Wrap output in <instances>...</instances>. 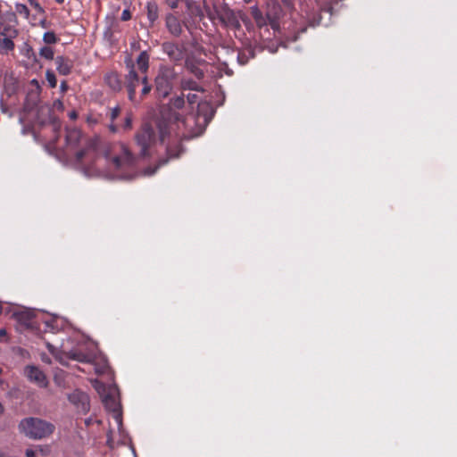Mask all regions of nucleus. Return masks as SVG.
<instances>
[{
	"label": "nucleus",
	"instance_id": "13",
	"mask_svg": "<svg viewBox=\"0 0 457 457\" xmlns=\"http://www.w3.org/2000/svg\"><path fill=\"white\" fill-rule=\"evenodd\" d=\"M17 31L15 29H6L0 33V52L8 53L14 49V43L12 37H16Z\"/></svg>",
	"mask_w": 457,
	"mask_h": 457
},
{
	"label": "nucleus",
	"instance_id": "23",
	"mask_svg": "<svg viewBox=\"0 0 457 457\" xmlns=\"http://www.w3.org/2000/svg\"><path fill=\"white\" fill-rule=\"evenodd\" d=\"M187 7L190 12V16L193 18H199L202 20L204 17V10L200 5L193 4L192 2H187Z\"/></svg>",
	"mask_w": 457,
	"mask_h": 457
},
{
	"label": "nucleus",
	"instance_id": "33",
	"mask_svg": "<svg viewBox=\"0 0 457 457\" xmlns=\"http://www.w3.org/2000/svg\"><path fill=\"white\" fill-rule=\"evenodd\" d=\"M121 112V109L119 105L111 108L109 112V118L112 122H114V120L120 116Z\"/></svg>",
	"mask_w": 457,
	"mask_h": 457
},
{
	"label": "nucleus",
	"instance_id": "41",
	"mask_svg": "<svg viewBox=\"0 0 457 457\" xmlns=\"http://www.w3.org/2000/svg\"><path fill=\"white\" fill-rule=\"evenodd\" d=\"M108 129H109V131L112 132V133H117L118 130H119V128L116 124H114V122H112L109 124L108 126Z\"/></svg>",
	"mask_w": 457,
	"mask_h": 457
},
{
	"label": "nucleus",
	"instance_id": "1",
	"mask_svg": "<svg viewBox=\"0 0 457 457\" xmlns=\"http://www.w3.org/2000/svg\"><path fill=\"white\" fill-rule=\"evenodd\" d=\"M129 72L125 76L124 87L130 102L136 104L141 102L152 90V85L148 82L147 75L141 76L135 70L132 62L127 63Z\"/></svg>",
	"mask_w": 457,
	"mask_h": 457
},
{
	"label": "nucleus",
	"instance_id": "31",
	"mask_svg": "<svg viewBox=\"0 0 457 457\" xmlns=\"http://www.w3.org/2000/svg\"><path fill=\"white\" fill-rule=\"evenodd\" d=\"M187 68L197 79H202L204 77V71L195 64H187Z\"/></svg>",
	"mask_w": 457,
	"mask_h": 457
},
{
	"label": "nucleus",
	"instance_id": "22",
	"mask_svg": "<svg viewBox=\"0 0 457 457\" xmlns=\"http://www.w3.org/2000/svg\"><path fill=\"white\" fill-rule=\"evenodd\" d=\"M180 87L182 90H193L196 92H203V87L194 80L193 79L183 78L180 81Z\"/></svg>",
	"mask_w": 457,
	"mask_h": 457
},
{
	"label": "nucleus",
	"instance_id": "5",
	"mask_svg": "<svg viewBox=\"0 0 457 457\" xmlns=\"http://www.w3.org/2000/svg\"><path fill=\"white\" fill-rule=\"evenodd\" d=\"M195 117L193 115L182 117L177 112H171L170 120H166L164 118L158 121L159 138L162 143L165 141L172 129L173 126L176 125L179 129L181 128L187 129L190 122L195 123Z\"/></svg>",
	"mask_w": 457,
	"mask_h": 457
},
{
	"label": "nucleus",
	"instance_id": "21",
	"mask_svg": "<svg viewBox=\"0 0 457 457\" xmlns=\"http://www.w3.org/2000/svg\"><path fill=\"white\" fill-rule=\"evenodd\" d=\"M81 138V131L78 129H67L65 140L67 145L75 146Z\"/></svg>",
	"mask_w": 457,
	"mask_h": 457
},
{
	"label": "nucleus",
	"instance_id": "9",
	"mask_svg": "<svg viewBox=\"0 0 457 457\" xmlns=\"http://www.w3.org/2000/svg\"><path fill=\"white\" fill-rule=\"evenodd\" d=\"M183 25L187 28L186 22L181 21L177 15L169 12L165 15V26L170 35L175 37L181 36L183 32Z\"/></svg>",
	"mask_w": 457,
	"mask_h": 457
},
{
	"label": "nucleus",
	"instance_id": "49",
	"mask_svg": "<svg viewBox=\"0 0 457 457\" xmlns=\"http://www.w3.org/2000/svg\"><path fill=\"white\" fill-rule=\"evenodd\" d=\"M46 326L47 328H50V327H52V325H51V322H49V321H46Z\"/></svg>",
	"mask_w": 457,
	"mask_h": 457
},
{
	"label": "nucleus",
	"instance_id": "48",
	"mask_svg": "<svg viewBox=\"0 0 457 457\" xmlns=\"http://www.w3.org/2000/svg\"><path fill=\"white\" fill-rule=\"evenodd\" d=\"M55 2L59 4H63L64 0H55Z\"/></svg>",
	"mask_w": 457,
	"mask_h": 457
},
{
	"label": "nucleus",
	"instance_id": "26",
	"mask_svg": "<svg viewBox=\"0 0 457 457\" xmlns=\"http://www.w3.org/2000/svg\"><path fill=\"white\" fill-rule=\"evenodd\" d=\"M251 15L259 26L265 23L262 12L257 6L251 7Z\"/></svg>",
	"mask_w": 457,
	"mask_h": 457
},
{
	"label": "nucleus",
	"instance_id": "11",
	"mask_svg": "<svg viewBox=\"0 0 457 457\" xmlns=\"http://www.w3.org/2000/svg\"><path fill=\"white\" fill-rule=\"evenodd\" d=\"M162 49L168 55L169 59L175 63H179L184 59V50L176 43L164 42L162 45Z\"/></svg>",
	"mask_w": 457,
	"mask_h": 457
},
{
	"label": "nucleus",
	"instance_id": "39",
	"mask_svg": "<svg viewBox=\"0 0 457 457\" xmlns=\"http://www.w3.org/2000/svg\"><path fill=\"white\" fill-rule=\"evenodd\" d=\"M187 102L190 104H194L197 102L198 100V96L196 94H188L187 96Z\"/></svg>",
	"mask_w": 457,
	"mask_h": 457
},
{
	"label": "nucleus",
	"instance_id": "38",
	"mask_svg": "<svg viewBox=\"0 0 457 457\" xmlns=\"http://www.w3.org/2000/svg\"><path fill=\"white\" fill-rule=\"evenodd\" d=\"M131 12L129 9H125L123 10L122 13H121V21H129L131 19Z\"/></svg>",
	"mask_w": 457,
	"mask_h": 457
},
{
	"label": "nucleus",
	"instance_id": "46",
	"mask_svg": "<svg viewBox=\"0 0 457 457\" xmlns=\"http://www.w3.org/2000/svg\"><path fill=\"white\" fill-rule=\"evenodd\" d=\"M52 129H53V130H54V131H55V132H56V131H59V130H60V129H61V124H60L59 122H54V123L52 124Z\"/></svg>",
	"mask_w": 457,
	"mask_h": 457
},
{
	"label": "nucleus",
	"instance_id": "30",
	"mask_svg": "<svg viewBox=\"0 0 457 457\" xmlns=\"http://www.w3.org/2000/svg\"><path fill=\"white\" fill-rule=\"evenodd\" d=\"M182 152L180 145H175L174 147L169 146L167 148V154L170 159L179 158Z\"/></svg>",
	"mask_w": 457,
	"mask_h": 457
},
{
	"label": "nucleus",
	"instance_id": "18",
	"mask_svg": "<svg viewBox=\"0 0 457 457\" xmlns=\"http://www.w3.org/2000/svg\"><path fill=\"white\" fill-rule=\"evenodd\" d=\"M146 15L151 26H154L159 18V6L156 2L150 1L146 3Z\"/></svg>",
	"mask_w": 457,
	"mask_h": 457
},
{
	"label": "nucleus",
	"instance_id": "19",
	"mask_svg": "<svg viewBox=\"0 0 457 457\" xmlns=\"http://www.w3.org/2000/svg\"><path fill=\"white\" fill-rule=\"evenodd\" d=\"M42 87L39 81L37 79H33L29 81L27 97L33 102H37L39 99Z\"/></svg>",
	"mask_w": 457,
	"mask_h": 457
},
{
	"label": "nucleus",
	"instance_id": "42",
	"mask_svg": "<svg viewBox=\"0 0 457 457\" xmlns=\"http://www.w3.org/2000/svg\"><path fill=\"white\" fill-rule=\"evenodd\" d=\"M37 451L32 449H27L25 452L26 457H36Z\"/></svg>",
	"mask_w": 457,
	"mask_h": 457
},
{
	"label": "nucleus",
	"instance_id": "14",
	"mask_svg": "<svg viewBox=\"0 0 457 457\" xmlns=\"http://www.w3.org/2000/svg\"><path fill=\"white\" fill-rule=\"evenodd\" d=\"M104 83L115 93L120 92L124 83L117 71H109L104 75Z\"/></svg>",
	"mask_w": 457,
	"mask_h": 457
},
{
	"label": "nucleus",
	"instance_id": "35",
	"mask_svg": "<svg viewBox=\"0 0 457 457\" xmlns=\"http://www.w3.org/2000/svg\"><path fill=\"white\" fill-rule=\"evenodd\" d=\"M30 6L35 9L38 14H44L45 9L40 5L37 0H28Z\"/></svg>",
	"mask_w": 457,
	"mask_h": 457
},
{
	"label": "nucleus",
	"instance_id": "44",
	"mask_svg": "<svg viewBox=\"0 0 457 457\" xmlns=\"http://www.w3.org/2000/svg\"><path fill=\"white\" fill-rule=\"evenodd\" d=\"M46 347L48 349V351L52 353V354H54L55 353V351H56V348L52 345L50 343H47L46 344Z\"/></svg>",
	"mask_w": 457,
	"mask_h": 457
},
{
	"label": "nucleus",
	"instance_id": "28",
	"mask_svg": "<svg viewBox=\"0 0 457 457\" xmlns=\"http://www.w3.org/2000/svg\"><path fill=\"white\" fill-rule=\"evenodd\" d=\"M184 105H185V99H184L183 95L171 99L170 102V109L179 110V109L183 108Z\"/></svg>",
	"mask_w": 457,
	"mask_h": 457
},
{
	"label": "nucleus",
	"instance_id": "10",
	"mask_svg": "<svg viewBox=\"0 0 457 457\" xmlns=\"http://www.w3.org/2000/svg\"><path fill=\"white\" fill-rule=\"evenodd\" d=\"M69 401L83 413L89 411V396L83 391L74 390L69 395Z\"/></svg>",
	"mask_w": 457,
	"mask_h": 457
},
{
	"label": "nucleus",
	"instance_id": "4",
	"mask_svg": "<svg viewBox=\"0 0 457 457\" xmlns=\"http://www.w3.org/2000/svg\"><path fill=\"white\" fill-rule=\"evenodd\" d=\"M175 79L174 68L166 65L160 66L154 79V91L158 97L165 98L170 94Z\"/></svg>",
	"mask_w": 457,
	"mask_h": 457
},
{
	"label": "nucleus",
	"instance_id": "8",
	"mask_svg": "<svg viewBox=\"0 0 457 457\" xmlns=\"http://www.w3.org/2000/svg\"><path fill=\"white\" fill-rule=\"evenodd\" d=\"M96 154V144L90 141L84 149L77 152L76 160L83 165L91 166L94 164Z\"/></svg>",
	"mask_w": 457,
	"mask_h": 457
},
{
	"label": "nucleus",
	"instance_id": "25",
	"mask_svg": "<svg viewBox=\"0 0 457 457\" xmlns=\"http://www.w3.org/2000/svg\"><path fill=\"white\" fill-rule=\"evenodd\" d=\"M38 54L40 57H42L46 60H48V61H52V60L55 59L54 48L51 47L50 46H42L39 49Z\"/></svg>",
	"mask_w": 457,
	"mask_h": 457
},
{
	"label": "nucleus",
	"instance_id": "37",
	"mask_svg": "<svg viewBox=\"0 0 457 457\" xmlns=\"http://www.w3.org/2000/svg\"><path fill=\"white\" fill-rule=\"evenodd\" d=\"M53 106L54 109L61 111V112H62L64 110V104H63L62 100H61V99L54 100L53 103Z\"/></svg>",
	"mask_w": 457,
	"mask_h": 457
},
{
	"label": "nucleus",
	"instance_id": "50",
	"mask_svg": "<svg viewBox=\"0 0 457 457\" xmlns=\"http://www.w3.org/2000/svg\"><path fill=\"white\" fill-rule=\"evenodd\" d=\"M166 162H167V160H163V161H162L161 165H164Z\"/></svg>",
	"mask_w": 457,
	"mask_h": 457
},
{
	"label": "nucleus",
	"instance_id": "15",
	"mask_svg": "<svg viewBox=\"0 0 457 457\" xmlns=\"http://www.w3.org/2000/svg\"><path fill=\"white\" fill-rule=\"evenodd\" d=\"M56 71L60 75L68 76L73 69V61L69 57L59 55L54 59Z\"/></svg>",
	"mask_w": 457,
	"mask_h": 457
},
{
	"label": "nucleus",
	"instance_id": "43",
	"mask_svg": "<svg viewBox=\"0 0 457 457\" xmlns=\"http://www.w3.org/2000/svg\"><path fill=\"white\" fill-rule=\"evenodd\" d=\"M68 116L71 120H75L78 118V112H77V111L72 110L71 112H69Z\"/></svg>",
	"mask_w": 457,
	"mask_h": 457
},
{
	"label": "nucleus",
	"instance_id": "27",
	"mask_svg": "<svg viewBox=\"0 0 457 457\" xmlns=\"http://www.w3.org/2000/svg\"><path fill=\"white\" fill-rule=\"evenodd\" d=\"M43 41L49 46L57 43L59 38L54 31H46L43 35Z\"/></svg>",
	"mask_w": 457,
	"mask_h": 457
},
{
	"label": "nucleus",
	"instance_id": "7",
	"mask_svg": "<svg viewBox=\"0 0 457 457\" xmlns=\"http://www.w3.org/2000/svg\"><path fill=\"white\" fill-rule=\"evenodd\" d=\"M135 140L140 147V154L144 157L149 155V148L156 141V134L154 128L150 124H144L136 133Z\"/></svg>",
	"mask_w": 457,
	"mask_h": 457
},
{
	"label": "nucleus",
	"instance_id": "6",
	"mask_svg": "<svg viewBox=\"0 0 457 457\" xmlns=\"http://www.w3.org/2000/svg\"><path fill=\"white\" fill-rule=\"evenodd\" d=\"M105 158L110 161L111 166L117 171L129 170L135 165L134 155L124 145H119V151L113 156L106 154Z\"/></svg>",
	"mask_w": 457,
	"mask_h": 457
},
{
	"label": "nucleus",
	"instance_id": "51",
	"mask_svg": "<svg viewBox=\"0 0 457 457\" xmlns=\"http://www.w3.org/2000/svg\"><path fill=\"white\" fill-rule=\"evenodd\" d=\"M0 457H5L4 453L0 452Z\"/></svg>",
	"mask_w": 457,
	"mask_h": 457
},
{
	"label": "nucleus",
	"instance_id": "34",
	"mask_svg": "<svg viewBox=\"0 0 457 457\" xmlns=\"http://www.w3.org/2000/svg\"><path fill=\"white\" fill-rule=\"evenodd\" d=\"M132 120H133L132 113L128 112L124 119V122L122 125V128L124 130H130L132 129Z\"/></svg>",
	"mask_w": 457,
	"mask_h": 457
},
{
	"label": "nucleus",
	"instance_id": "17",
	"mask_svg": "<svg viewBox=\"0 0 457 457\" xmlns=\"http://www.w3.org/2000/svg\"><path fill=\"white\" fill-rule=\"evenodd\" d=\"M66 356L71 360L85 363H91L95 359V354L84 353L80 350H71L66 353Z\"/></svg>",
	"mask_w": 457,
	"mask_h": 457
},
{
	"label": "nucleus",
	"instance_id": "24",
	"mask_svg": "<svg viewBox=\"0 0 457 457\" xmlns=\"http://www.w3.org/2000/svg\"><path fill=\"white\" fill-rule=\"evenodd\" d=\"M90 364L94 365L95 372L98 375H102L107 372L109 366L105 360H102L99 362L96 361V357L95 356L94 361Z\"/></svg>",
	"mask_w": 457,
	"mask_h": 457
},
{
	"label": "nucleus",
	"instance_id": "45",
	"mask_svg": "<svg viewBox=\"0 0 457 457\" xmlns=\"http://www.w3.org/2000/svg\"><path fill=\"white\" fill-rule=\"evenodd\" d=\"M6 336H7L6 330L4 328H1L0 329V341L4 340Z\"/></svg>",
	"mask_w": 457,
	"mask_h": 457
},
{
	"label": "nucleus",
	"instance_id": "20",
	"mask_svg": "<svg viewBox=\"0 0 457 457\" xmlns=\"http://www.w3.org/2000/svg\"><path fill=\"white\" fill-rule=\"evenodd\" d=\"M137 65L141 76L146 75L149 69V54L146 51H143L137 58Z\"/></svg>",
	"mask_w": 457,
	"mask_h": 457
},
{
	"label": "nucleus",
	"instance_id": "52",
	"mask_svg": "<svg viewBox=\"0 0 457 457\" xmlns=\"http://www.w3.org/2000/svg\"><path fill=\"white\" fill-rule=\"evenodd\" d=\"M2 373V369L0 368V374Z\"/></svg>",
	"mask_w": 457,
	"mask_h": 457
},
{
	"label": "nucleus",
	"instance_id": "47",
	"mask_svg": "<svg viewBox=\"0 0 457 457\" xmlns=\"http://www.w3.org/2000/svg\"><path fill=\"white\" fill-rule=\"evenodd\" d=\"M87 120H88V122H92V123L97 122V120L96 119H91V118H88Z\"/></svg>",
	"mask_w": 457,
	"mask_h": 457
},
{
	"label": "nucleus",
	"instance_id": "53",
	"mask_svg": "<svg viewBox=\"0 0 457 457\" xmlns=\"http://www.w3.org/2000/svg\"><path fill=\"white\" fill-rule=\"evenodd\" d=\"M2 383V380L0 379V384Z\"/></svg>",
	"mask_w": 457,
	"mask_h": 457
},
{
	"label": "nucleus",
	"instance_id": "32",
	"mask_svg": "<svg viewBox=\"0 0 457 457\" xmlns=\"http://www.w3.org/2000/svg\"><path fill=\"white\" fill-rule=\"evenodd\" d=\"M15 12L19 15L24 17L25 19H28L29 16V10L28 6L24 4H15Z\"/></svg>",
	"mask_w": 457,
	"mask_h": 457
},
{
	"label": "nucleus",
	"instance_id": "12",
	"mask_svg": "<svg viewBox=\"0 0 457 457\" xmlns=\"http://www.w3.org/2000/svg\"><path fill=\"white\" fill-rule=\"evenodd\" d=\"M16 320L21 328L35 330L37 328V322L32 312L25 311L15 314Z\"/></svg>",
	"mask_w": 457,
	"mask_h": 457
},
{
	"label": "nucleus",
	"instance_id": "40",
	"mask_svg": "<svg viewBox=\"0 0 457 457\" xmlns=\"http://www.w3.org/2000/svg\"><path fill=\"white\" fill-rule=\"evenodd\" d=\"M69 89V85L66 80H62L60 85V91L63 95L65 94Z\"/></svg>",
	"mask_w": 457,
	"mask_h": 457
},
{
	"label": "nucleus",
	"instance_id": "29",
	"mask_svg": "<svg viewBox=\"0 0 457 457\" xmlns=\"http://www.w3.org/2000/svg\"><path fill=\"white\" fill-rule=\"evenodd\" d=\"M46 79L48 83L49 87H51V88L56 87L57 79H56L54 72L52 70H50V69L46 70Z\"/></svg>",
	"mask_w": 457,
	"mask_h": 457
},
{
	"label": "nucleus",
	"instance_id": "3",
	"mask_svg": "<svg viewBox=\"0 0 457 457\" xmlns=\"http://www.w3.org/2000/svg\"><path fill=\"white\" fill-rule=\"evenodd\" d=\"M19 428L29 438L41 439L50 436L54 430V426L38 418L30 417L22 420Z\"/></svg>",
	"mask_w": 457,
	"mask_h": 457
},
{
	"label": "nucleus",
	"instance_id": "2",
	"mask_svg": "<svg viewBox=\"0 0 457 457\" xmlns=\"http://www.w3.org/2000/svg\"><path fill=\"white\" fill-rule=\"evenodd\" d=\"M204 8L207 17L212 21H214L217 19L224 27L234 29L240 28L241 25L237 16L227 3L215 0L212 3V6L211 7L204 2Z\"/></svg>",
	"mask_w": 457,
	"mask_h": 457
},
{
	"label": "nucleus",
	"instance_id": "36",
	"mask_svg": "<svg viewBox=\"0 0 457 457\" xmlns=\"http://www.w3.org/2000/svg\"><path fill=\"white\" fill-rule=\"evenodd\" d=\"M237 61L241 65H245L248 62V56L245 53H238Z\"/></svg>",
	"mask_w": 457,
	"mask_h": 457
},
{
	"label": "nucleus",
	"instance_id": "16",
	"mask_svg": "<svg viewBox=\"0 0 457 457\" xmlns=\"http://www.w3.org/2000/svg\"><path fill=\"white\" fill-rule=\"evenodd\" d=\"M25 372L30 381L36 382L40 386H46L47 385L45 374L37 367L28 366Z\"/></svg>",
	"mask_w": 457,
	"mask_h": 457
}]
</instances>
